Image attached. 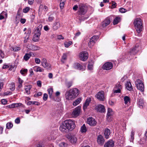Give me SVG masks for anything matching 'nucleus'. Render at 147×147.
<instances>
[{"label": "nucleus", "mask_w": 147, "mask_h": 147, "mask_svg": "<svg viewBox=\"0 0 147 147\" xmlns=\"http://www.w3.org/2000/svg\"><path fill=\"white\" fill-rule=\"evenodd\" d=\"M76 126L74 120L71 119L65 121L60 125V130L63 133H66L69 130L71 131Z\"/></svg>", "instance_id": "nucleus-1"}, {"label": "nucleus", "mask_w": 147, "mask_h": 147, "mask_svg": "<svg viewBox=\"0 0 147 147\" xmlns=\"http://www.w3.org/2000/svg\"><path fill=\"white\" fill-rule=\"evenodd\" d=\"M80 91L77 88H74L66 92V99L68 100H72L77 97L79 95Z\"/></svg>", "instance_id": "nucleus-2"}, {"label": "nucleus", "mask_w": 147, "mask_h": 147, "mask_svg": "<svg viewBox=\"0 0 147 147\" xmlns=\"http://www.w3.org/2000/svg\"><path fill=\"white\" fill-rule=\"evenodd\" d=\"M134 24L137 32L140 33L143 29L142 21L140 18H137L134 20Z\"/></svg>", "instance_id": "nucleus-3"}, {"label": "nucleus", "mask_w": 147, "mask_h": 147, "mask_svg": "<svg viewBox=\"0 0 147 147\" xmlns=\"http://www.w3.org/2000/svg\"><path fill=\"white\" fill-rule=\"evenodd\" d=\"M78 9V14L79 15H83L86 13L87 7L85 5L80 3L79 5Z\"/></svg>", "instance_id": "nucleus-4"}, {"label": "nucleus", "mask_w": 147, "mask_h": 147, "mask_svg": "<svg viewBox=\"0 0 147 147\" xmlns=\"http://www.w3.org/2000/svg\"><path fill=\"white\" fill-rule=\"evenodd\" d=\"M135 84L138 89L142 92L144 90V85L142 80L140 79L137 80L135 82Z\"/></svg>", "instance_id": "nucleus-5"}, {"label": "nucleus", "mask_w": 147, "mask_h": 147, "mask_svg": "<svg viewBox=\"0 0 147 147\" xmlns=\"http://www.w3.org/2000/svg\"><path fill=\"white\" fill-rule=\"evenodd\" d=\"M99 37L98 36L94 35L92 37L90 40L88 42V46L90 48H91L92 47L96 42L98 40Z\"/></svg>", "instance_id": "nucleus-6"}, {"label": "nucleus", "mask_w": 147, "mask_h": 147, "mask_svg": "<svg viewBox=\"0 0 147 147\" xmlns=\"http://www.w3.org/2000/svg\"><path fill=\"white\" fill-rule=\"evenodd\" d=\"M79 56L80 59L83 61H85L88 59V57L87 52L86 51L81 52Z\"/></svg>", "instance_id": "nucleus-7"}, {"label": "nucleus", "mask_w": 147, "mask_h": 147, "mask_svg": "<svg viewBox=\"0 0 147 147\" xmlns=\"http://www.w3.org/2000/svg\"><path fill=\"white\" fill-rule=\"evenodd\" d=\"M96 97L99 101H104L105 100V93L103 91L98 92L96 95Z\"/></svg>", "instance_id": "nucleus-8"}, {"label": "nucleus", "mask_w": 147, "mask_h": 147, "mask_svg": "<svg viewBox=\"0 0 147 147\" xmlns=\"http://www.w3.org/2000/svg\"><path fill=\"white\" fill-rule=\"evenodd\" d=\"M87 122L90 126H94L97 123V122L94 118L92 117H89L87 119Z\"/></svg>", "instance_id": "nucleus-9"}, {"label": "nucleus", "mask_w": 147, "mask_h": 147, "mask_svg": "<svg viewBox=\"0 0 147 147\" xmlns=\"http://www.w3.org/2000/svg\"><path fill=\"white\" fill-rule=\"evenodd\" d=\"M113 66V63L111 62L105 63L103 65L102 68L104 70H109L112 69Z\"/></svg>", "instance_id": "nucleus-10"}, {"label": "nucleus", "mask_w": 147, "mask_h": 147, "mask_svg": "<svg viewBox=\"0 0 147 147\" xmlns=\"http://www.w3.org/2000/svg\"><path fill=\"white\" fill-rule=\"evenodd\" d=\"M94 109L100 113H104L105 111L104 106L100 104L96 106Z\"/></svg>", "instance_id": "nucleus-11"}, {"label": "nucleus", "mask_w": 147, "mask_h": 147, "mask_svg": "<svg viewBox=\"0 0 147 147\" xmlns=\"http://www.w3.org/2000/svg\"><path fill=\"white\" fill-rule=\"evenodd\" d=\"M139 45L136 44L130 51V53L131 55L136 54L139 50Z\"/></svg>", "instance_id": "nucleus-12"}, {"label": "nucleus", "mask_w": 147, "mask_h": 147, "mask_svg": "<svg viewBox=\"0 0 147 147\" xmlns=\"http://www.w3.org/2000/svg\"><path fill=\"white\" fill-rule=\"evenodd\" d=\"M81 111V107L78 106L72 112V115L75 117H76L79 115Z\"/></svg>", "instance_id": "nucleus-13"}, {"label": "nucleus", "mask_w": 147, "mask_h": 147, "mask_svg": "<svg viewBox=\"0 0 147 147\" xmlns=\"http://www.w3.org/2000/svg\"><path fill=\"white\" fill-rule=\"evenodd\" d=\"M105 140L101 135H99L97 137V141L98 144L100 146H102Z\"/></svg>", "instance_id": "nucleus-14"}, {"label": "nucleus", "mask_w": 147, "mask_h": 147, "mask_svg": "<svg viewBox=\"0 0 147 147\" xmlns=\"http://www.w3.org/2000/svg\"><path fill=\"white\" fill-rule=\"evenodd\" d=\"M113 114L112 109L110 108H108L107 115V120L109 121H111V117Z\"/></svg>", "instance_id": "nucleus-15"}, {"label": "nucleus", "mask_w": 147, "mask_h": 147, "mask_svg": "<svg viewBox=\"0 0 147 147\" xmlns=\"http://www.w3.org/2000/svg\"><path fill=\"white\" fill-rule=\"evenodd\" d=\"M91 101V99L90 98H88L83 106V109L85 111L86 109H87V107L89 105V104Z\"/></svg>", "instance_id": "nucleus-16"}, {"label": "nucleus", "mask_w": 147, "mask_h": 147, "mask_svg": "<svg viewBox=\"0 0 147 147\" xmlns=\"http://www.w3.org/2000/svg\"><path fill=\"white\" fill-rule=\"evenodd\" d=\"M41 64L43 67L45 68H47V67H51L50 64L47 63V60L45 58H43L42 59Z\"/></svg>", "instance_id": "nucleus-17"}, {"label": "nucleus", "mask_w": 147, "mask_h": 147, "mask_svg": "<svg viewBox=\"0 0 147 147\" xmlns=\"http://www.w3.org/2000/svg\"><path fill=\"white\" fill-rule=\"evenodd\" d=\"M67 138L70 142L72 144H75L77 142V138L74 136H68Z\"/></svg>", "instance_id": "nucleus-18"}, {"label": "nucleus", "mask_w": 147, "mask_h": 147, "mask_svg": "<svg viewBox=\"0 0 147 147\" xmlns=\"http://www.w3.org/2000/svg\"><path fill=\"white\" fill-rule=\"evenodd\" d=\"M110 23V19L108 18H107L102 22V26L103 27H105L107 26Z\"/></svg>", "instance_id": "nucleus-19"}, {"label": "nucleus", "mask_w": 147, "mask_h": 147, "mask_svg": "<svg viewBox=\"0 0 147 147\" xmlns=\"http://www.w3.org/2000/svg\"><path fill=\"white\" fill-rule=\"evenodd\" d=\"M114 145V142L112 140H110L105 144L104 147H113Z\"/></svg>", "instance_id": "nucleus-20"}, {"label": "nucleus", "mask_w": 147, "mask_h": 147, "mask_svg": "<svg viewBox=\"0 0 147 147\" xmlns=\"http://www.w3.org/2000/svg\"><path fill=\"white\" fill-rule=\"evenodd\" d=\"M74 67L75 69H78L82 71L85 70L82 66L78 63H75L74 64Z\"/></svg>", "instance_id": "nucleus-21"}, {"label": "nucleus", "mask_w": 147, "mask_h": 147, "mask_svg": "<svg viewBox=\"0 0 147 147\" xmlns=\"http://www.w3.org/2000/svg\"><path fill=\"white\" fill-rule=\"evenodd\" d=\"M60 27V24L59 22H57L54 23L53 26V29L54 30H56L58 29Z\"/></svg>", "instance_id": "nucleus-22"}, {"label": "nucleus", "mask_w": 147, "mask_h": 147, "mask_svg": "<svg viewBox=\"0 0 147 147\" xmlns=\"http://www.w3.org/2000/svg\"><path fill=\"white\" fill-rule=\"evenodd\" d=\"M32 88V86L30 85H28L26 86L25 87L24 92L25 93H26L28 95H29L30 94V90Z\"/></svg>", "instance_id": "nucleus-23"}, {"label": "nucleus", "mask_w": 147, "mask_h": 147, "mask_svg": "<svg viewBox=\"0 0 147 147\" xmlns=\"http://www.w3.org/2000/svg\"><path fill=\"white\" fill-rule=\"evenodd\" d=\"M67 53H64L63 54L61 59V62L63 63H65V61L67 60Z\"/></svg>", "instance_id": "nucleus-24"}, {"label": "nucleus", "mask_w": 147, "mask_h": 147, "mask_svg": "<svg viewBox=\"0 0 147 147\" xmlns=\"http://www.w3.org/2000/svg\"><path fill=\"white\" fill-rule=\"evenodd\" d=\"M110 134V129L108 128H106L104 131V135L105 138L106 139L108 138Z\"/></svg>", "instance_id": "nucleus-25"}, {"label": "nucleus", "mask_w": 147, "mask_h": 147, "mask_svg": "<svg viewBox=\"0 0 147 147\" xmlns=\"http://www.w3.org/2000/svg\"><path fill=\"white\" fill-rule=\"evenodd\" d=\"M34 70L36 72H42L44 71V69L40 67L36 66L33 67Z\"/></svg>", "instance_id": "nucleus-26"}, {"label": "nucleus", "mask_w": 147, "mask_h": 147, "mask_svg": "<svg viewBox=\"0 0 147 147\" xmlns=\"http://www.w3.org/2000/svg\"><path fill=\"white\" fill-rule=\"evenodd\" d=\"M49 97L53 100H54V97L52 95L53 90L52 88H50L47 90Z\"/></svg>", "instance_id": "nucleus-27"}, {"label": "nucleus", "mask_w": 147, "mask_h": 147, "mask_svg": "<svg viewBox=\"0 0 147 147\" xmlns=\"http://www.w3.org/2000/svg\"><path fill=\"white\" fill-rule=\"evenodd\" d=\"M121 20L120 17L117 16L115 18L113 22V23L114 25H115L118 24Z\"/></svg>", "instance_id": "nucleus-28"}, {"label": "nucleus", "mask_w": 147, "mask_h": 147, "mask_svg": "<svg viewBox=\"0 0 147 147\" xmlns=\"http://www.w3.org/2000/svg\"><path fill=\"white\" fill-rule=\"evenodd\" d=\"M39 9H42L45 12L47 11L48 10V7L46 5H43L42 4H40L39 6Z\"/></svg>", "instance_id": "nucleus-29"}, {"label": "nucleus", "mask_w": 147, "mask_h": 147, "mask_svg": "<svg viewBox=\"0 0 147 147\" xmlns=\"http://www.w3.org/2000/svg\"><path fill=\"white\" fill-rule=\"evenodd\" d=\"M30 47V50L34 51L39 50L40 49V47L34 45H31V46Z\"/></svg>", "instance_id": "nucleus-30"}, {"label": "nucleus", "mask_w": 147, "mask_h": 147, "mask_svg": "<svg viewBox=\"0 0 147 147\" xmlns=\"http://www.w3.org/2000/svg\"><path fill=\"white\" fill-rule=\"evenodd\" d=\"M32 55L29 53H26L24 55L23 59L26 61H27L30 58Z\"/></svg>", "instance_id": "nucleus-31"}, {"label": "nucleus", "mask_w": 147, "mask_h": 147, "mask_svg": "<svg viewBox=\"0 0 147 147\" xmlns=\"http://www.w3.org/2000/svg\"><path fill=\"white\" fill-rule=\"evenodd\" d=\"M81 98H79L77 99L75 101L73 102V105L74 106H76L79 104L81 101Z\"/></svg>", "instance_id": "nucleus-32"}, {"label": "nucleus", "mask_w": 147, "mask_h": 147, "mask_svg": "<svg viewBox=\"0 0 147 147\" xmlns=\"http://www.w3.org/2000/svg\"><path fill=\"white\" fill-rule=\"evenodd\" d=\"M40 35L34 34L33 36L32 40L35 42H36L38 40Z\"/></svg>", "instance_id": "nucleus-33"}, {"label": "nucleus", "mask_w": 147, "mask_h": 147, "mask_svg": "<svg viewBox=\"0 0 147 147\" xmlns=\"http://www.w3.org/2000/svg\"><path fill=\"white\" fill-rule=\"evenodd\" d=\"M73 82L72 81H69L65 82V85L66 86L67 88H70L73 85Z\"/></svg>", "instance_id": "nucleus-34"}, {"label": "nucleus", "mask_w": 147, "mask_h": 147, "mask_svg": "<svg viewBox=\"0 0 147 147\" xmlns=\"http://www.w3.org/2000/svg\"><path fill=\"white\" fill-rule=\"evenodd\" d=\"M94 63L92 61L89 62L88 65V68L89 70H91L93 69Z\"/></svg>", "instance_id": "nucleus-35"}, {"label": "nucleus", "mask_w": 147, "mask_h": 147, "mask_svg": "<svg viewBox=\"0 0 147 147\" xmlns=\"http://www.w3.org/2000/svg\"><path fill=\"white\" fill-rule=\"evenodd\" d=\"M126 87L127 89L129 91L131 90L132 89L131 84L130 82H127V83L126 84Z\"/></svg>", "instance_id": "nucleus-36"}, {"label": "nucleus", "mask_w": 147, "mask_h": 147, "mask_svg": "<svg viewBox=\"0 0 147 147\" xmlns=\"http://www.w3.org/2000/svg\"><path fill=\"white\" fill-rule=\"evenodd\" d=\"M80 131L82 133H85L87 131V129L85 124H84L81 127Z\"/></svg>", "instance_id": "nucleus-37"}, {"label": "nucleus", "mask_w": 147, "mask_h": 147, "mask_svg": "<svg viewBox=\"0 0 147 147\" xmlns=\"http://www.w3.org/2000/svg\"><path fill=\"white\" fill-rule=\"evenodd\" d=\"M18 81L19 84L18 87L19 88H21L22 87V83L23 82V81L19 77L18 78Z\"/></svg>", "instance_id": "nucleus-38"}, {"label": "nucleus", "mask_w": 147, "mask_h": 147, "mask_svg": "<svg viewBox=\"0 0 147 147\" xmlns=\"http://www.w3.org/2000/svg\"><path fill=\"white\" fill-rule=\"evenodd\" d=\"M138 104L139 107L140 108H142L144 105V102L143 99L142 98L139 99L138 102Z\"/></svg>", "instance_id": "nucleus-39"}, {"label": "nucleus", "mask_w": 147, "mask_h": 147, "mask_svg": "<svg viewBox=\"0 0 147 147\" xmlns=\"http://www.w3.org/2000/svg\"><path fill=\"white\" fill-rule=\"evenodd\" d=\"M124 101L125 104L126 105L127 104L128 102H130V98L129 96H126L124 97Z\"/></svg>", "instance_id": "nucleus-40"}, {"label": "nucleus", "mask_w": 147, "mask_h": 147, "mask_svg": "<svg viewBox=\"0 0 147 147\" xmlns=\"http://www.w3.org/2000/svg\"><path fill=\"white\" fill-rule=\"evenodd\" d=\"M73 43L71 41H69L68 42H65L64 43L65 47L66 48H68L70 45L72 44Z\"/></svg>", "instance_id": "nucleus-41"}, {"label": "nucleus", "mask_w": 147, "mask_h": 147, "mask_svg": "<svg viewBox=\"0 0 147 147\" xmlns=\"http://www.w3.org/2000/svg\"><path fill=\"white\" fill-rule=\"evenodd\" d=\"M55 18L52 15H51L49 16L48 18V20L47 21L49 22H52L54 19Z\"/></svg>", "instance_id": "nucleus-42"}, {"label": "nucleus", "mask_w": 147, "mask_h": 147, "mask_svg": "<svg viewBox=\"0 0 147 147\" xmlns=\"http://www.w3.org/2000/svg\"><path fill=\"white\" fill-rule=\"evenodd\" d=\"M13 126V124L11 122H8L6 124V127L7 129H11Z\"/></svg>", "instance_id": "nucleus-43"}, {"label": "nucleus", "mask_w": 147, "mask_h": 147, "mask_svg": "<svg viewBox=\"0 0 147 147\" xmlns=\"http://www.w3.org/2000/svg\"><path fill=\"white\" fill-rule=\"evenodd\" d=\"M15 85L14 82H12L10 84L9 89L11 91H13L15 89Z\"/></svg>", "instance_id": "nucleus-44"}, {"label": "nucleus", "mask_w": 147, "mask_h": 147, "mask_svg": "<svg viewBox=\"0 0 147 147\" xmlns=\"http://www.w3.org/2000/svg\"><path fill=\"white\" fill-rule=\"evenodd\" d=\"M13 105L14 108L15 107H18L20 106H22V107H24V106L23 105V104L21 103H13Z\"/></svg>", "instance_id": "nucleus-45"}, {"label": "nucleus", "mask_w": 147, "mask_h": 147, "mask_svg": "<svg viewBox=\"0 0 147 147\" xmlns=\"http://www.w3.org/2000/svg\"><path fill=\"white\" fill-rule=\"evenodd\" d=\"M28 71V70L27 69H24L23 70L21 69L20 71V73L23 75H24L25 74H26Z\"/></svg>", "instance_id": "nucleus-46"}, {"label": "nucleus", "mask_w": 147, "mask_h": 147, "mask_svg": "<svg viewBox=\"0 0 147 147\" xmlns=\"http://www.w3.org/2000/svg\"><path fill=\"white\" fill-rule=\"evenodd\" d=\"M117 6V3L114 1H112V5L111 7V9H113L116 7Z\"/></svg>", "instance_id": "nucleus-47"}, {"label": "nucleus", "mask_w": 147, "mask_h": 147, "mask_svg": "<svg viewBox=\"0 0 147 147\" xmlns=\"http://www.w3.org/2000/svg\"><path fill=\"white\" fill-rule=\"evenodd\" d=\"M115 88L121 89L122 88V86L119 83H117L115 85Z\"/></svg>", "instance_id": "nucleus-48"}, {"label": "nucleus", "mask_w": 147, "mask_h": 147, "mask_svg": "<svg viewBox=\"0 0 147 147\" xmlns=\"http://www.w3.org/2000/svg\"><path fill=\"white\" fill-rule=\"evenodd\" d=\"M13 103L11 104L10 105H7L6 106H4V108H5L6 109H7L8 108H14L13 107Z\"/></svg>", "instance_id": "nucleus-49"}, {"label": "nucleus", "mask_w": 147, "mask_h": 147, "mask_svg": "<svg viewBox=\"0 0 147 147\" xmlns=\"http://www.w3.org/2000/svg\"><path fill=\"white\" fill-rule=\"evenodd\" d=\"M13 51H18L21 49L20 47H13L12 48Z\"/></svg>", "instance_id": "nucleus-50"}, {"label": "nucleus", "mask_w": 147, "mask_h": 147, "mask_svg": "<svg viewBox=\"0 0 147 147\" xmlns=\"http://www.w3.org/2000/svg\"><path fill=\"white\" fill-rule=\"evenodd\" d=\"M30 9V8L29 7H26L23 10V11L24 13H27L28 12Z\"/></svg>", "instance_id": "nucleus-51"}, {"label": "nucleus", "mask_w": 147, "mask_h": 147, "mask_svg": "<svg viewBox=\"0 0 147 147\" xmlns=\"http://www.w3.org/2000/svg\"><path fill=\"white\" fill-rule=\"evenodd\" d=\"M27 35L25 37V38H26L28 39L31 33V30L30 29H28L27 30Z\"/></svg>", "instance_id": "nucleus-52"}, {"label": "nucleus", "mask_w": 147, "mask_h": 147, "mask_svg": "<svg viewBox=\"0 0 147 147\" xmlns=\"http://www.w3.org/2000/svg\"><path fill=\"white\" fill-rule=\"evenodd\" d=\"M42 92H38V93L36 94H35L34 95V96L35 97H37L39 96H40L42 95Z\"/></svg>", "instance_id": "nucleus-53"}, {"label": "nucleus", "mask_w": 147, "mask_h": 147, "mask_svg": "<svg viewBox=\"0 0 147 147\" xmlns=\"http://www.w3.org/2000/svg\"><path fill=\"white\" fill-rule=\"evenodd\" d=\"M48 98V96L47 94L46 93H44L43 94V100L45 101H46L47 99Z\"/></svg>", "instance_id": "nucleus-54"}, {"label": "nucleus", "mask_w": 147, "mask_h": 147, "mask_svg": "<svg viewBox=\"0 0 147 147\" xmlns=\"http://www.w3.org/2000/svg\"><path fill=\"white\" fill-rule=\"evenodd\" d=\"M42 25L41 24H40L36 28L35 30L41 32L42 27Z\"/></svg>", "instance_id": "nucleus-55"}, {"label": "nucleus", "mask_w": 147, "mask_h": 147, "mask_svg": "<svg viewBox=\"0 0 147 147\" xmlns=\"http://www.w3.org/2000/svg\"><path fill=\"white\" fill-rule=\"evenodd\" d=\"M1 102L2 104L5 105L7 104V101L5 99H3L1 100Z\"/></svg>", "instance_id": "nucleus-56"}, {"label": "nucleus", "mask_w": 147, "mask_h": 147, "mask_svg": "<svg viewBox=\"0 0 147 147\" xmlns=\"http://www.w3.org/2000/svg\"><path fill=\"white\" fill-rule=\"evenodd\" d=\"M4 57V54L3 52L2 51L0 50V59L1 58H3Z\"/></svg>", "instance_id": "nucleus-57"}, {"label": "nucleus", "mask_w": 147, "mask_h": 147, "mask_svg": "<svg viewBox=\"0 0 147 147\" xmlns=\"http://www.w3.org/2000/svg\"><path fill=\"white\" fill-rule=\"evenodd\" d=\"M119 11L121 13H124L126 11V10L124 8H121L119 9Z\"/></svg>", "instance_id": "nucleus-58"}, {"label": "nucleus", "mask_w": 147, "mask_h": 147, "mask_svg": "<svg viewBox=\"0 0 147 147\" xmlns=\"http://www.w3.org/2000/svg\"><path fill=\"white\" fill-rule=\"evenodd\" d=\"M35 61L36 64H39L40 63V60L38 58H36L35 59Z\"/></svg>", "instance_id": "nucleus-59"}, {"label": "nucleus", "mask_w": 147, "mask_h": 147, "mask_svg": "<svg viewBox=\"0 0 147 147\" xmlns=\"http://www.w3.org/2000/svg\"><path fill=\"white\" fill-rule=\"evenodd\" d=\"M20 119L19 117L17 118L15 121V123L17 124H19L20 123Z\"/></svg>", "instance_id": "nucleus-60"}, {"label": "nucleus", "mask_w": 147, "mask_h": 147, "mask_svg": "<svg viewBox=\"0 0 147 147\" xmlns=\"http://www.w3.org/2000/svg\"><path fill=\"white\" fill-rule=\"evenodd\" d=\"M57 38L59 40H60L61 39L63 40L64 39V37L62 35H58L57 36Z\"/></svg>", "instance_id": "nucleus-61"}, {"label": "nucleus", "mask_w": 147, "mask_h": 147, "mask_svg": "<svg viewBox=\"0 0 147 147\" xmlns=\"http://www.w3.org/2000/svg\"><path fill=\"white\" fill-rule=\"evenodd\" d=\"M134 133L133 131H131V139L132 140H133L134 139Z\"/></svg>", "instance_id": "nucleus-62"}, {"label": "nucleus", "mask_w": 147, "mask_h": 147, "mask_svg": "<svg viewBox=\"0 0 147 147\" xmlns=\"http://www.w3.org/2000/svg\"><path fill=\"white\" fill-rule=\"evenodd\" d=\"M40 103L39 102H37V101H32V104L33 105H40Z\"/></svg>", "instance_id": "nucleus-63"}, {"label": "nucleus", "mask_w": 147, "mask_h": 147, "mask_svg": "<svg viewBox=\"0 0 147 147\" xmlns=\"http://www.w3.org/2000/svg\"><path fill=\"white\" fill-rule=\"evenodd\" d=\"M44 30L46 31H48L50 28L47 25L45 26L44 27Z\"/></svg>", "instance_id": "nucleus-64"}]
</instances>
